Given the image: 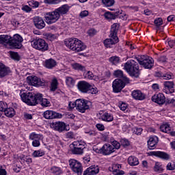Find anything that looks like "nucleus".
<instances>
[{"mask_svg":"<svg viewBox=\"0 0 175 175\" xmlns=\"http://www.w3.org/2000/svg\"><path fill=\"white\" fill-rule=\"evenodd\" d=\"M23 37L19 34H15L13 38L10 40V46L14 47V49H21L23 47Z\"/></svg>","mask_w":175,"mask_h":175,"instance_id":"obj_10","label":"nucleus"},{"mask_svg":"<svg viewBox=\"0 0 175 175\" xmlns=\"http://www.w3.org/2000/svg\"><path fill=\"white\" fill-rule=\"evenodd\" d=\"M78 90L83 94H96L98 89L94 88L85 81H81L77 84Z\"/></svg>","mask_w":175,"mask_h":175,"instance_id":"obj_5","label":"nucleus"},{"mask_svg":"<svg viewBox=\"0 0 175 175\" xmlns=\"http://www.w3.org/2000/svg\"><path fill=\"white\" fill-rule=\"evenodd\" d=\"M121 169V165L120 164H113L112 165V173L116 174L118 170Z\"/></svg>","mask_w":175,"mask_h":175,"instance_id":"obj_49","label":"nucleus"},{"mask_svg":"<svg viewBox=\"0 0 175 175\" xmlns=\"http://www.w3.org/2000/svg\"><path fill=\"white\" fill-rule=\"evenodd\" d=\"M119 107L122 111H125L126 110V107H128V105L126 103H122L119 105Z\"/></svg>","mask_w":175,"mask_h":175,"instance_id":"obj_61","label":"nucleus"},{"mask_svg":"<svg viewBox=\"0 0 175 175\" xmlns=\"http://www.w3.org/2000/svg\"><path fill=\"white\" fill-rule=\"evenodd\" d=\"M46 154V152H44V150L40 149L38 150H35L33 153H32V157L33 158H39L40 157H43L44 154Z\"/></svg>","mask_w":175,"mask_h":175,"instance_id":"obj_33","label":"nucleus"},{"mask_svg":"<svg viewBox=\"0 0 175 175\" xmlns=\"http://www.w3.org/2000/svg\"><path fill=\"white\" fill-rule=\"evenodd\" d=\"M120 29V24L113 23L111 28V33L109 35V38H117V33L118 32V29Z\"/></svg>","mask_w":175,"mask_h":175,"instance_id":"obj_25","label":"nucleus"},{"mask_svg":"<svg viewBox=\"0 0 175 175\" xmlns=\"http://www.w3.org/2000/svg\"><path fill=\"white\" fill-rule=\"evenodd\" d=\"M27 81H29V84L34 85V87H43V85H46V81L43 79L42 80L36 76L28 77Z\"/></svg>","mask_w":175,"mask_h":175,"instance_id":"obj_11","label":"nucleus"},{"mask_svg":"<svg viewBox=\"0 0 175 175\" xmlns=\"http://www.w3.org/2000/svg\"><path fill=\"white\" fill-rule=\"evenodd\" d=\"M52 129L57 131L58 132H64V131H68L66 129V124L64 122H55L51 124Z\"/></svg>","mask_w":175,"mask_h":175,"instance_id":"obj_15","label":"nucleus"},{"mask_svg":"<svg viewBox=\"0 0 175 175\" xmlns=\"http://www.w3.org/2000/svg\"><path fill=\"white\" fill-rule=\"evenodd\" d=\"M66 139H75V133H73V132H68L66 134Z\"/></svg>","mask_w":175,"mask_h":175,"instance_id":"obj_58","label":"nucleus"},{"mask_svg":"<svg viewBox=\"0 0 175 175\" xmlns=\"http://www.w3.org/2000/svg\"><path fill=\"white\" fill-rule=\"evenodd\" d=\"M29 5L31 8H38L39 6V2L33 0L29 2Z\"/></svg>","mask_w":175,"mask_h":175,"instance_id":"obj_54","label":"nucleus"},{"mask_svg":"<svg viewBox=\"0 0 175 175\" xmlns=\"http://www.w3.org/2000/svg\"><path fill=\"white\" fill-rule=\"evenodd\" d=\"M50 172H51V173H52V174H54V175L62 174V169H61V167H57V166H53L50 169Z\"/></svg>","mask_w":175,"mask_h":175,"instance_id":"obj_31","label":"nucleus"},{"mask_svg":"<svg viewBox=\"0 0 175 175\" xmlns=\"http://www.w3.org/2000/svg\"><path fill=\"white\" fill-rule=\"evenodd\" d=\"M96 128H97L98 131H103L105 130V125L100 123H98L96 124Z\"/></svg>","mask_w":175,"mask_h":175,"instance_id":"obj_57","label":"nucleus"},{"mask_svg":"<svg viewBox=\"0 0 175 175\" xmlns=\"http://www.w3.org/2000/svg\"><path fill=\"white\" fill-rule=\"evenodd\" d=\"M33 147H39L40 146V139H34L32 142Z\"/></svg>","mask_w":175,"mask_h":175,"instance_id":"obj_56","label":"nucleus"},{"mask_svg":"<svg viewBox=\"0 0 175 175\" xmlns=\"http://www.w3.org/2000/svg\"><path fill=\"white\" fill-rule=\"evenodd\" d=\"M111 144L114 150H120V148H121V144H120V142H117L116 140L113 141L111 142Z\"/></svg>","mask_w":175,"mask_h":175,"instance_id":"obj_48","label":"nucleus"},{"mask_svg":"<svg viewBox=\"0 0 175 175\" xmlns=\"http://www.w3.org/2000/svg\"><path fill=\"white\" fill-rule=\"evenodd\" d=\"M137 61L145 69H152L154 66V59L146 55H141L136 57Z\"/></svg>","mask_w":175,"mask_h":175,"instance_id":"obj_6","label":"nucleus"},{"mask_svg":"<svg viewBox=\"0 0 175 175\" xmlns=\"http://www.w3.org/2000/svg\"><path fill=\"white\" fill-rule=\"evenodd\" d=\"M150 155H153L154 157L160 158V159H163V161H169V159H170V154H169L165 152L152 151L150 152Z\"/></svg>","mask_w":175,"mask_h":175,"instance_id":"obj_16","label":"nucleus"},{"mask_svg":"<svg viewBox=\"0 0 175 175\" xmlns=\"http://www.w3.org/2000/svg\"><path fill=\"white\" fill-rule=\"evenodd\" d=\"M72 68H73V69H75V70H85V67H84L83 66H82L81 64H78V63L73 64Z\"/></svg>","mask_w":175,"mask_h":175,"instance_id":"obj_41","label":"nucleus"},{"mask_svg":"<svg viewBox=\"0 0 175 175\" xmlns=\"http://www.w3.org/2000/svg\"><path fill=\"white\" fill-rule=\"evenodd\" d=\"M33 20L34 25L38 28V29H43V28L46 27V23H44L43 18L35 16Z\"/></svg>","mask_w":175,"mask_h":175,"instance_id":"obj_20","label":"nucleus"},{"mask_svg":"<svg viewBox=\"0 0 175 175\" xmlns=\"http://www.w3.org/2000/svg\"><path fill=\"white\" fill-rule=\"evenodd\" d=\"M87 16H88V11L87 10L81 12L79 14V17H81V18H84V17H87Z\"/></svg>","mask_w":175,"mask_h":175,"instance_id":"obj_59","label":"nucleus"},{"mask_svg":"<svg viewBox=\"0 0 175 175\" xmlns=\"http://www.w3.org/2000/svg\"><path fill=\"white\" fill-rule=\"evenodd\" d=\"M75 79L70 77H66V83L67 85H75Z\"/></svg>","mask_w":175,"mask_h":175,"instance_id":"obj_45","label":"nucleus"},{"mask_svg":"<svg viewBox=\"0 0 175 175\" xmlns=\"http://www.w3.org/2000/svg\"><path fill=\"white\" fill-rule=\"evenodd\" d=\"M120 144L123 147H128L131 145V143L129 142V140L127 139L123 138L120 139Z\"/></svg>","mask_w":175,"mask_h":175,"instance_id":"obj_44","label":"nucleus"},{"mask_svg":"<svg viewBox=\"0 0 175 175\" xmlns=\"http://www.w3.org/2000/svg\"><path fill=\"white\" fill-rule=\"evenodd\" d=\"M152 100L158 105H163L166 102V97L163 94L159 93L152 96Z\"/></svg>","mask_w":175,"mask_h":175,"instance_id":"obj_17","label":"nucleus"},{"mask_svg":"<svg viewBox=\"0 0 175 175\" xmlns=\"http://www.w3.org/2000/svg\"><path fill=\"white\" fill-rule=\"evenodd\" d=\"M163 79L164 80H170L173 79V74H163Z\"/></svg>","mask_w":175,"mask_h":175,"instance_id":"obj_55","label":"nucleus"},{"mask_svg":"<svg viewBox=\"0 0 175 175\" xmlns=\"http://www.w3.org/2000/svg\"><path fill=\"white\" fill-rule=\"evenodd\" d=\"M10 57L14 61H20V55H18V53L16 52H10Z\"/></svg>","mask_w":175,"mask_h":175,"instance_id":"obj_47","label":"nucleus"},{"mask_svg":"<svg viewBox=\"0 0 175 175\" xmlns=\"http://www.w3.org/2000/svg\"><path fill=\"white\" fill-rule=\"evenodd\" d=\"M10 36L8 35H1L0 36V44H3V43H10Z\"/></svg>","mask_w":175,"mask_h":175,"instance_id":"obj_34","label":"nucleus"},{"mask_svg":"<svg viewBox=\"0 0 175 175\" xmlns=\"http://www.w3.org/2000/svg\"><path fill=\"white\" fill-rule=\"evenodd\" d=\"M42 137H43V135H42L41 134H38L35 132L30 133L29 136V139L30 140H42Z\"/></svg>","mask_w":175,"mask_h":175,"instance_id":"obj_32","label":"nucleus"},{"mask_svg":"<svg viewBox=\"0 0 175 175\" xmlns=\"http://www.w3.org/2000/svg\"><path fill=\"white\" fill-rule=\"evenodd\" d=\"M158 144V138L157 136L150 137L148 141V147L149 150H154L155 146Z\"/></svg>","mask_w":175,"mask_h":175,"instance_id":"obj_24","label":"nucleus"},{"mask_svg":"<svg viewBox=\"0 0 175 175\" xmlns=\"http://www.w3.org/2000/svg\"><path fill=\"white\" fill-rule=\"evenodd\" d=\"M115 151L114 147L110 144H104L103 147L98 150V152L103 154V155H111V154H113Z\"/></svg>","mask_w":175,"mask_h":175,"instance_id":"obj_12","label":"nucleus"},{"mask_svg":"<svg viewBox=\"0 0 175 175\" xmlns=\"http://www.w3.org/2000/svg\"><path fill=\"white\" fill-rule=\"evenodd\" d=\"M4 114L6 116V117H8L9 118H13L14 116H16V111L12 107L7 108L4 111Z\"/></svg>","mask_w":175,"mask_h":175,"instance_id":"obj_29","label":"nucleus"},{"mask_svg":"<svg viewBox=\"0 0 175 175\" xmlns=\"http://www.w3.org/2000/svg\"><path fill=\"white\" fill-rule=\"evenodd\" d=\"M68 162L70 167L72 169V172L77 173L78 175H81L83 173V167L81 166V163L73 159H70Z\"/></svg>","mask_w":175,"mask_h":175,"instance_id":"obj_9","label":"nucleus"},{"mask_svg":"<svg viewBox=\"0 0 175 175\" xmlns=\"http://www.w3.org/2000/svg\"><path fill=\"white\" fill-rule=\"evenodd\" d=\"M128 163L131 166H137L139 165V159L135 156H130L128 158Z\"/></svg>","mask_w":175,"mask_h":175,"instance_id":"obj_30","label":"nucleus"},{"mask_svg":"<svg viewBox=\"0 0 175 175\" xmlns=\"http://www.w3.org/2000/svg\"><path fill=\"white\" fill-rule=\"evenodd\" d=\"M154 172H159V173H162L163 172V168H162V165L159 164V163H156L154 167Z\"/></svg>","mask_w":175,"mask_h":175,"instance_id":"obj_43","label":"nucleus"},{"mask_svg":"<svg viewBox=\"0 0 175 175\" xmlns=\"http://www.w3.org/2000/svg\"><path fill=\"white\" fill-rule=\"evenodd\" d=\"M109 61L113 64V65H117V64L120 62V57L117 56H113L109 59Z\"/></svg>","mask_w":175,"mask_h":175,"instance_id":"obj_42","label":"nucleus"},{"mask_svg":"<svg viewBox=\"0 0 175 175\" xmlns=\"http://www.w3.org/2000/svg\"><path fill=\"white\" fill-rule=\"evenodd\" d=\"M104 16L107 20H116L118 15L115 13L105 12Z\"/></svg>","mask_w":175,"mask_h":175,"instance_id":"obj_35","label":"nucleus"},{"mask_svg":"<svg viewBox=\"0 0 175 175\" xmlns=\"http://www.w3.org/2000/svg\"><path fill=\"white\" fill-rule=\"evenodd\" d=\"M124 69L132 77H139L140 70H139V64L133 59L127 61L124 66Z\"/></svg>","mask_w":175,"mask_h":175,"instance_id":"obj_4","label":"nucleus"},{"mask_svg":"<svg viewBox=\"0 0 175 175\" xmlns=\"http://www.w3.org/2000/svg\"><path fill=\"white\" fill-rule=\"evenodd\" d=\"M22 10H23V12H26L27 13H29V12H31V10H32L31 9V8H29V6L25 5L22 8Z\"/></svg>","mask_w":175,"mask_h":175,"instance_id":"obj_63","label":"nucleus"},{"mask_svg":"<svg viewBox=\"0 0 175 175\" xmlns=\"http://www.w3.org/2000/svg\"><path fill=\"white\" fill-rule=\"evenodd\" d=\"M111 38H107L104 40V46L107 49H111L113 44H117L120 40L118 37H110Z\"/></svg>","mask_w":175,"mask_h":175,"instance_id":"obj_18","label":"nucleus"},{"mask_svg":"<svg viewBox=\"0 0 175 175\" xmlns=\"http://www.w3.org/2000/svg\"><path fill=\"white\" fill-rule=\"evenodd\" d=\"M131 96L135 100H144L146 99V94L140 90H133Z\"/></svg>","mask_w":175,"mask_h":175,"instance_id":"obj_22","label":"nucleus"},{"mask_svg":"<svg viewBox=\"0 0 175 175\" xmlns=\"http://www.w3.org/2000/svg\"><path fill=\"white\" fill-rule=\"evenodd\" d=\"M167 170H174L175 169V162L171 161L168 163V164L166 166Z\"/></svg>","mask_w":175,"mask_h":175,"instance_id":"obj_50","label":"nucleus"},{"mask_svg":"<svg viewBox=\"0 0 175 175\" xmlns=\"http://www.w3.org/2000/svg\"><path fill=\"white\" fill-rule=\"evenodd\" d=\"M8 108V103L0 101V111H5Z\"/></svg>","mask_w":175,"mask_h":175,"instance_id":"obj_51","label":"nucleus"},{"mask_svg":"<svg viewBox=\"0 0 175 175\" xmlns=\"http://www.w3.org/2000/svg\"><path fill=\"white\" fill-rule=\"evenodd\" d=\"M91 102L85 99H77L75 100V107L79 113H85L90 109Z\"/></svg>","mask_w":175,"mask_h":175,"instance_id":"obj_7","label":"nucleus"},{"mask_svg":"<svg viewBox=\"0 0 175 175\" xmlns=\"http://www.w3.org/2000/svg\"><path fill=\"white\" fill-rule=\"evenodd\" d=\"M114 76L116 77H118L119 79H122V80L124 81V83H129V79L124 75V72L121 70H117L114 71L113 72Z\"/></svg>","mask_w":175,"mask_h":175,"instance_id":"obj_26","label":"nucleus"},{"mask_svg":"<svg viewBox=\"0 0 175 175\" xmlns=\"http://www.w3.org/2000/svg\"><path fill=\"white\" fill-rule=\"evenodd\" d=\"M98 173H99V166L91 165L83 172V175H96Z\"/></svg>","mask_w":175,"mask_h":175,"instance_id":"obj_21","label":"nucleus"},{"mask_svg":"<svg viewBox=\"0 0 175 175\" xmlns=\"http://www.w3.org/2000/svg\"><path fill=\"white\" fill-rule=\"evenodd\" d=\"M160 131L164 133H170V126L167 124H163L160 126Z\"/></svg>","mask_w":175,"mask_h":175,"instance_id":"obj_36","label":"nucleus"},{"mask_svg":"<svg viewBox=\"0 0 175 175\" xmlns=\"http://www.w3.org/2000/svg\"><path fill=\"white\" fill-rule=\"evenodd\" d=\"M47 38L49 40L53 41L55 40L57 36H55V34L49 33L47 34Z\"/></svg>","mask_w":175,"mask_h":175,"instance_id":"obj_60","label":"nucleus"},{"mask_svg":"<svg viewBox=\"0 0 175 175\" xmlns=\"http://www.w3.org/2000/svg\"><path fill=\"white\" fill-rule=\"evenodd\" d=\"M159 62H166L167 61V58L166 56H161L158 58Z\"/></svg>","mask_w":175,"mask_h":175,"instance_id":"obj_64","label":"nucleus"},{"mask_svg":"<svg viewBox=\"0 0 175 175\" xmlns=\"http://www.w3.org/2000/svg\"><path fill=\"white\" fill-rule=\"evenodd\" d=\"M88 33L90 35V36H94V35H96V30L94 29H90L88 30Z\"/></svg>","mask_w":175,"mask_h":175,"instance_id":"obj_62","label":"nucleus"},{"mask_svg":"<svg viewBox=\"0 0 175 175\" xmlns=\"http://www.w3.org/2000/svg\"><path fill=\"white\" fill-rule=\"evenodd\" d=\"M142 132H143V129L142 128L134 127L133 129V133H134V135H142Z\"/></svg>","mask_w":175,"mask_h":175,"instance_id":"obj_46","label":"nucleus"},{"mask_svg":"<svg viewBox=\"0 0 175 175\" xmlns=\"http://www.w3.org/2000/svg\"><path fill=\"white\" fill-rule=\"evenodd\" d=\"M57 65V61L53 59H46L44 62V66L46 69H53Z\"/></svg>","mask_w":175,"mask_h":175,"instance_id":"obj_27","label":"nucleus"},{"mask_svg":"<svg viewBox=\"0 0 175 175\" xmlns=\"http://www.w3.org/2000/svg\"><path fill=\"white\" fill-rule=\"evenodd\" d=\"M71 152L75 155H81L84 152V150L81 149V148H72Z\"/></svg>","mask_w":175,"mask_h":175,"instance_id":"obj_37","label":"nucleus"},{"mask_svg":"<svg viewBox=\"0 0 175 175\" xmlns=\"http://www.w3.org/2000/svg\"><path fill=\"white\" fill-rule=\"evenodd\" d=\"M10 72V68L9 67H6L3 63L0 62V78L8 76Z\"/></svg>","mask_w":175,"mask_h":175,"instance_id":"obj_23","label":"nucleus"},{"mask_svg":"<svg viewBox=\"0 0 175 175\" xmlns=\"http://www.w3.org/2000/svg\"><path fill=\"white\" fill-rule=\"evenodd\" d=\"M20 96L25 103L29 106H36L40 105L43 100V94L40 93L34 94L33 92H21Z\"/></svg>","mask_w":175,"mask_h":175,"instance_id":"obj_2","label":"nucleus"},{"mask_svg":"<svg viewBox=\"0 0 175 175\" xmlns=\"http://www.w3.org/2000/svg\"><path fill=\"white\" fill-rule=\"evenodd\" d=\"M43 117L44 118H46V120H54V118H61L62 114L52 110H47L44 112Z\"/></svg>","mask_w":175,"mask_h":175,"instance_id":"obj_14","label":"nucleus"},{"mask_svg":"<svg viewBox=\"0 0 175 175\" xmlns=\"http://www.w3.org/2000/svg\"><path fill=\"white\" fill-rule=\"evenodd\" d=\"M40 105H41L42 107H50L51 103L47 98H42Z\"/></svg>","mask_w":175,"mask_h":175,"instance_id":"obj_40","label":"nucleus"},{"mask_svg":"<svg viewBox=\"0 0 175 175\" xmlns=\"http://www.w3.org/2000/svg\"><path fill=\"white\" fill-rule=\"evenodd\" d=\"M102 3L106 8H110L114 5L116 1L114 0H102Z\"/></svg>","mask_w":175,"mask_h":175,"instance_id":"obj_39","label":"nucleus"},{"mask_svg":"<svg viewBox=\"0 0 175 175\" xmlns=\"http://www.w3.org/2000/svg\"><path fill=\"white\" fill-rule=\"evenodd\" d=\"M64 44L70 50L77 53H80V51H83L87 49V46L81 40L75 38L65 40Z\"/></svg>","mask_w":175,"mask_h":175,"instance_id":"obj_3","label":"nucleus"},{"mask_svg":"<svg viewBox=\"0 0 175 175\" xmlns=\"http://www.w3.org/2000/svg\"><path fill=\"white\" fill-rule=\"evenodd\" d=\"M61 0H44V3H49V5H57Z\"/></svg>","mask_w":175,"mask_h":175,"instance_id":"obj_53","label":"nucleus"},{"mask_svg":"<svg viewBox=\"0 0 175 175\" xmlns=\"http://www.w3.org/2000/svg\"><path fill=\"white\" fill-rule=\"evenodd\" d=\"M100 119L102 121H105V122H111L114 120V116L113 114L105 112L103 115L100 116Z\"/></svg>","mask_w":175,"mask_h":175,"instance_id":"obj_28","label":"nucleus"},{"mask_svg":"<svg viewBox=\"0 0 175 175\" xmlns=\"http://www.w3.org/2000/svg\"><path fill=\"white\" fill-rule=\"evenodd\" d=\"M58 88V80L53 79L51 83V91H55Z\"/></svg>","mask_w":175,"mask_h":175,"instance_id":"obj_38","label":"nucleus"},{"mask_svg":"<svg viewBox=\"0 0 175 175\" xmlns=\"http://www.w3.org/2000/svg\"><path fill=\"white\" fill-rule=\"evenodd\" d=\"M124 87L125 83L120 79H115L112 83L113 92H116V94H118V92H121Z\"/></svg>","mask_w":175,"mask_h":175,"instance_id":"obj_13","label":"nucleus"},{"mask_svg":"<svg viewBox=\"0 0 175 175\" xmlns=\"http://www.w3.org/2000/svg\"><path fill=\"white\" fill-rule=\"evenodd\" d=\"M68 12H69V6L68 5H63L54 11L46 13L45 14L46 23L54 24V23H57L59 20V17L64 16V14H67Z\"/></svg>","mask_w":175,"mask_h":175,"instance_id":"obj_1","label":"nucleus"},{"mask_svg":"<svg viewBox=\"0 0 175 175\" xmlns=\"http://www.w3.org/2000/svg\"><path fill=\"white\" fill-rule=\"evenodd\" d=\"M163 85L165 87L163 92H165V94H173L174 92V83L173 81H165Z\"/></svg>","mask_w":175,"mask_h":175,"instance_id":"obj_19","label":"nucleus"},{"mask_svg":"<svg viewBox=\"0 0 175 175\" xmlns=\"http://www.w3.org/2000/svg\"><path fill=\"white\" fill-rule=\"evenodd\" d=\"M154 25L156 27H161L163 24V21L162 20V18H157L154 21Z\"/></svg>","mask_w":175,"mask_h":175,"instance_id":"obj_52","label":"nucleus"},{"mask_svg":"<svg viewBox=\"0 0 175 175\" xmlns=\"http://www.w3.org/2000/svg\"><path fill=\"white\" fill-rule=\"evenodd\" d=\"M31 46L39 51L43 52L49 50V44L43 39L34 40L31 43Z\"/></svg>","mask_w":175,"mask_h":175,"instance_id":"obj_8","label":"nucleus"}]
</instances>
